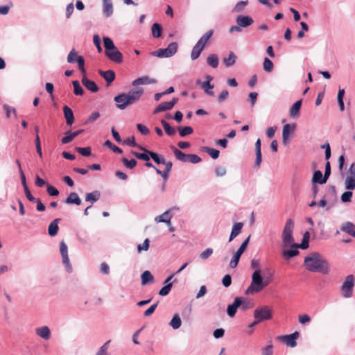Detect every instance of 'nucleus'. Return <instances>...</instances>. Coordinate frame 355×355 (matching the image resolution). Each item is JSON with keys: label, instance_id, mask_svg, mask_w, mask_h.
<instances>
[{"label": "nucleus", "instance_id": "23", "mask_svg": "<svg viewBox=\"0 0 355 355\" xmlns=\"http://www.w3.org/2000/svg\"><path fill=\"white\" fill-rule=\"evenodd\" d=\"M341 231L355 237V225L352 222H347L342 225Z\"/></svg>", "mask_w": 355, "mask_h": 355}, {"label": "nucleus", "instance_id": "39", "mask_svg": "<svg viewBox=\"0 0 355 355\" xmlns=\"http://www.w3.org/2000/svg\"><path fill=\"white\" fill-rule=\"evenodd\" d=\"M204 49L196 44L193 47L191 53V58L192 60L198 59Z\"/></svg>", "mask_w": 355, "mask_h": 355}, {"label": "nucleus", "instance_id": "60", "mask_svg": "<svg viewBox=\"0 0 355 355\" xmlns=\"http://www.w3.org/2000/svg\"><path fill=\"white\" fill-rule=\"evenodd\" d=\"M300 25L302 27V30H300L297 33V37L299 39L302 38L304 36V33L308 31V30H309V26L306 23L304 22V21H301Z\"/></svg>", "mask_w": 355, "mask_h": 355}, {"label": "nucleus", "instance_id": "3", "mask_svg": "<svg viewBox=\"0 0 355 355\" xmlns=\"http://www.w3.org/2000/svg\"><path fill=\"white\" fill-rule=\"evenodd\" d=\"M294 222L292 219H288L284 225L282 234V247L293 248L295 239L293 236Z\"/></svg>", "mask_w": 355, "mask_h": 355}, {"label": "nucleus", "instance_id": "18", "mask_svg": "<svg viewBox=\"0 0 355 355\" xmlns=\"http://www.w3.org/2000/svg\"><path fill=\"white\" fill-rule=\"evenodd\" d=\"M64 116L67 125H71L74 122V115L72 110L67 105L63 107Z\"/></svg>", "mask_w": 355, "mask_h": 355}, {"label": "nucleus", "instance_id": "13", "mask_svg": "<svg viewBox=\"0 0 355 355\" xmlns=\"http://www.w3.org/2000/svg\"><path fill=\"white\" fill-rule=\"evenodd\" d=\"M157 83V80L155 78H150L147 76H144L140 78H138L134 80L132 82V85L134 87H137L141 85H150L155 84Z\"/></svg>", "mask_w": 355, "mask_h": 355}, {"label": "nucleus", "instance_id": "12", "mask_svg": "<svg viewBox=\"0 0 355 355\" xmlns=\"http://www.w3.org/2000/svg\"><path fill=\"white\" fill-rule=\"evenodd\" d=\"M105 54L111 61L115 63H121L123 62V55L116 46L114 49H112Z\"/></svg>", "mask_w": 355, "mask_h": 355}, {"label": "nucleus", "instance_id": "36", "mask_svg": "<svg viewBox=\"0 0 355 355\" xmlns=\"http://www.w3.org/2000/svg\"><path fill=\"white\" fill-rule=\"evenodd\" d=\"M141 284L146 285L149 282H153L154 277L150 271L146 270L141 274Z\"/></svg>", "mask_w": 355, "mask_h": 355}, {"label": "nucleus", "instance_id": "10", "mask_svg": "<svg viewBox=\"0 0 355 355\" xmlns=\"http://www.w3.org/2000/svg\"><path fill=\"white\" fill-rule=\"evenodd\" d=\"M299 337V333L295 331L291 334L279 336V339L286 343V345L291 347H295L297 345L296 340Z\"/></svg>", "mask_w": 355, "mask_h": 355}, {"label": "nucleus", "instance_id": "61", "mask_svg": "<svg viewBox=\"0 0 355 355\" xmlns=\"http://www.w3.org/2000/svg\"><path fill=\"white\" fill-rule=\"evenodd\" d=\"M78 64V69L82 73H85L86 71L85 69V59L83 56H80L78 58V60L76 62Z\"/></svg>", "mask_w": 355, "mask_h": 355}, {"label": "nucleus", "instance_id": "25", "mask_svg": "<svg viewBox=\"0 0 355 355\" xmlns=\"http://www.w3.org/2000/svg\"><path fill=\"white\" fill-rule=\"evenodd\" d=\"M60 218L54 219L49 225L48 232L51 236H55L58 232V223L60 222Z\"/></svg>", "mask_w": 355, "mask_h": 355}, {"label": "nucleus", "instance_id": "14", "mask_svg": "<svg viewBox=\"0 0 355 355\" xmlns=\"http://www.w3.org/2000/svg\"><path fill=\"white\" fill-rule=\"evenodd\" d=\"M296 128L295 123L286 124L283 127L282 130V141L284 144H286L289 138V134L293 133Z\"/></svg>", "mask_w": 355, "mask_h": 355}, {"label": "nucleus", "instance_id": "51", "mask_svg": "<svg viewBox=\"0 0 355 355\" xmlns=\"http://www.w3.org/2000/svg\"><path fill=\"white\" fill-rule=\"evenodd\" d=\"M73 86V93L76 95H83L84 93V90L83 87L80 86L79 82L78 80H73L72 82Z\"/></svg>", "mask_w": 355, "mask_h": 355}, {"label": "nucleus", "instance_id": "11", "mask_svg": "<svg viewBox=\"0 0 355 355\" xmlns=\"http://www.w3.org/2000/svg\"><path fill=\"white\" fill-rule=\"evenodd\" d=\"M144 92V90L143 88L138 87L136 89H130L128 93H126L128 98L129 99L131 105L139 101V99L143 95Z\"/></svg>", "mask_w": 355, "mask_h": 355}, {"label": "nucleus", "instance_id": "15", "mask_svg": "<svg viewBox=\"0 0 355 355\" xmlns=\"http://www.w3.org/2000/svg\"><path fill=\"white\" fill-rule=\"evenodd\" d=\"M236 24L241 28H246L254 22L252 18L247 15H239L236 19Z\"/></svg>", "mask_w": 355, "mask_h": 355}, {"label": "nucleus", "instance_id": "52", "mask_svg": "<svg viewBox=\"0 0 355 355\" xmlns=\"http://www.w3.org/2000/svg\"><path fill=\"white\" fill-rule=\"evenodd\" d=\"M248 1H239L234 6L233 11L235 12H241L243 10L244 8L247 6Z\"/></svg>", "mask_w": 355, "mask_h": 355}, {"label": "nucleus", "instance_id": "35", "mask_svg": "<svg viewBox=\"0 0 355 355\" xmlns=\"http://www.w3.org/2000/svg\"><path fill=\"white\" fill-rule=\"evenodd\" d=\"M182 324V321L180 319V317L178 314H175L171 319V322H169L170 326L173 329H178L180 327Z\"/></svg>", "mask_w": 355, "mask_h": 355}, {"label": "nucleus", "instance_id": "33", "mask_svg": "<svg viewBox=\"0 0 355 355\" xmlns=\"http://www.w3.org/2000/svg\"><path fill=\"white\" fill-rule=\"evenodd\" d=\"M160 123L162 125L165 132L168 136H173L175 134V129L174 128H172L167 121H166L164 119H162L160 121Z\"/></svg>", "mask_w": 355, "mask_h": 355}, {"label": "nucleus", "instance_id": "40", "mask_svg": "<svg viewBox=\"0 0 355 355\" xmlns=\"http://www.w3.org/2000/svg\"><path fill=\"white\" fill-rule=\"evenodd\" d=\"M103 43H104V47H105V53L107 51L114 49L115 45L113 42V41L107 37H103Z\"/></svg>", "mask_w": 355, "mask_h": 355}, {"label": "nucleus", "instance_id": "55", "mask_svg": "<svg viewBox=\"0 0 355 355\" xmlns=\"http://www.w3.org/2000/svg\"><path fill=\"white\" fill-rule=\"evenodd\" d=\"M150 241L148 239H146L142 244L137 245V252L141 253V251H147L149 248Z\"/></svg>", "mask_w": 355, "mask_h": 355}, {"label": "nucleus", "instance_id": "17", "mask_svg": "<svg viewBox=\"0 0 355 355\" xmlns=\"http://www.w3.org/2000/svg\"><path fill=\"white\" fill-rule=\"evenodd\" d=\"M83 85L89 91L97 92L99 90L98 85L93 80H89L85 76L82 78Z\"/></svg>", "mask_w": 355, "mask_h": 355}, {"label": "nucleus", "instance_id": "20", "mask_svg": "<svg viewBox=\"0 0 355 355\" xmlns=\"http://www.w3.org/2000/svg\"><path fill=\"white\" fill-rule=\"evenodd\" d=\"M35 333L38 336L44 340H49L51 337V331L47 326L37 328Z\"/></svg>", "mask_w": 355, "mask_h": 355}, {"label": "nucleus", "instance_id": "26", "mask_svg": "<svg viewBox=\"0 0 355 355\" xmlns=\"http://www.w3.org/2000/svg\"><path fill=\"white\" fill-rule=\"evenodd\" d=\"M213 35V31L212 30H209L208 31H207L200 39L198 41V42L196 43V44H198V46H201L202 48H205V45L207 44V43L208 42V41L209 40V39Z\"/></svg>", "mask_w": 355, "mask_h": 355}, {"label": "nucleus", "instance_id": "24", "mask_svg": "<svg viewBox=\"0 0 355 355\" xmlns=\"http://www.w3.org/2000/svg\"><path fill=\"white\" fill-rule=\"evenodd\" d=\"M81 200L79 198L78 195L75 192H71L69 193L68 197L65 200V203L68 205L75 204L76 205H81Z\"/></svg>", "mask_w": 355, "mask_h": 355}, {"label": "nucleus", "instance_id": "37", "mask_svg": "<svg viewBox=\"0 0 355 355\" xmlns=\"http://www.w3.org/2000/svg\"><path fill=\"white\" fill-rule=\"evenodd\" d=\"M298 254H299V251H298L297 248H292L291 250H285L282 251V256L286 259H290L292 257L297 256Z\"/></svg>", "mask_w": 355, "mask_h": 355}, {"label": "nucleus", "instance_id": "49", "mask_svg": "<svg viewBox=\"0 0 355 355\" xmlns=\"http://www.w3.org/2000/svg\"><path fill=\"white\" fill-rule=\"evenodd\" d=\"M121 161L124 166L129 169L134 168L137 165V161L135 159H131L130 160H128V159L123 157L122 158Z\"/></svg>", "mask_w": 355, "mask_h": 355}, {"label": "nucleus", "instance_id": "53", "mask_svg": "<svg viewBox=\"0 0 355 355\" xmlns=\"http://www.w3.org/2000/svg\"><path fill=\"white\" fill-rule=\"evenodd\" d=\"M110 343V340H107L105 343H104L98 349L96 355H109L108 350V345Z\"/></svg>", "mask_w": 355, "mask_h": 355}, {"label": "nucleus", "instance_id": "38", "mask_svg": "<svg viewBox=\"0 0 355 355\" xmlns=\"http://www.w3.org/2000/svg\"><path fill=\"white\" fill-rule=\"evenodd\" d=\"M170 110H171V107L168 102H162L155 107V109L153 111V114H157L159 112Z\"/></svg>", "mask_w": 355, "mask_h": 355}, {"label": "nucleus", "instance_id": "42", "mask_svg": "<svg viewBox=\"0 0 355 355\" xmlns=\"http://www.w3.org/2000/svg\"><path fill=\"white\" fill-rule=\"evenodd\" d=\"M152 35L154 37L157 38L159 37L162 35V28L160 24L158 23H155L153 24L151 28Z\"/></svg>", "mask_w": 355, "mask_h": 355}, {"label": "nucleus", "instance_id": "57", "mask_svg": "<svg viewBox=\"0 0 355 355\" xmlns=\"http://www.w3.org/2000/svg\"><path fill=\"white\" fill-rule=\"evenodd\" d=\"M76 150L81 154L83 156H89L91 155V148L90 147H76Z\"/></svg>", "mask_w": 355, "mask_h": 355}, {"label": "nucleus", "instance_id": "58", "mask_svg": "<svg viewBox=\"0 0 355 355\" xmlns=\"http://www.w3.org/2000/svg\"><path fill=\"white\" fill-rule=\"evenodd\" d=\"M105 146H106L109 148L112 149L113 150V152H114V153L120 154V153H122V152H123L121 148L114 145L110 140H107L105 142Z\"/></svg>", "mask_w": 355, "mask_h": 355}, {"label": "nucleus", "instance_id": "27", "mask_svg": "<svg viewBox=\"0 0 355 355\" xmlns=\"http://www.w3.org/2000/svg\"><path fill=\"white\" fill-rule=\"evenodd\" d=\"M302 100L300 99L297 101L291 107L289 110V114L291 117H296L299 115V112L302 106Z\"/></svg>", "mask_w": 355, "mask_h": 355}, {"label": "nucleus", "instance_id": "48", "mask_svg": "<svg viewBox=\"0 0 355 355\" xmlns=\"http://www.w3.org/2000/svg\"><path fill=\"white\" fill-rule=\"evenodd\" d=\"M345 188L348 190H353L355 189V177L347 176L345 182Z\"/></svg>", "mask_w": 355, "mask_h": 355}, {"label": "nucleus", "instance_id": "59", "mask_svg": "<svg viewBox=\"0 0 355 355\" xmlns=\"http://www.w3.org/2000/svg\"><path fill=\"white\" fill-rule=\"evenodd\" d=\"M74 139L73 135L70 131H67L65 132V136L63 137L61 139V141L63 144H67L70 143Z\"/></svg>", "mask_w": 355, "mask_h": 355}, {"label": "nucleus", "instance_id": "34", "mask_svg": "<svg viewBox=\"0 0 355 355\" xmlns=\"http://www.w3.org/2000/svg\"><path fill=\"white\" fill-rule=\"evenodd\" d=\"M208 65L213 68H216L218 66V58L216 54H210L207 58Z\"/></svg>", "mask_w": 355, "mask_h": 355}, {"label": "nucleus", "instance_id": "56", "mask_svg": "<svg viewBox=\"0 0 355 355\" xmlns=\"http://www.w3.org/2000/svg\"><path fill=\"white\" fill-rule=\"evenodd\" d=\"M241 256V255L239 254V253L235 252L230 263V267L231 268H235L237 266Z\"/></svg>", "mask_w": 355, "mask_h": 355}, {"label": "nucleus", "instance_id": "1", "mask_svg": "<svg viewBox=\"0 0 355 355\" xmlns=\"http://www.w3.org/2000/svg\"><path fill=\"white\" fill-rule=\"evenodd\" d=\"M304 264L307 270L318 272L323 275L329 272L330 267L328 261L318 252H311L304 258Z\"/></svg>", "mask_w": 355, "mask_h": 355}, {"label": "nucleus", "instance_id": "46", "mask_svg": "<svg viewBox=\"0 0 355 355\" xmlns=\"http://www.w3.org/2000/svg\"><path fill=\"white\" fill-rule=\"evenodd\" d=\"M263 67L266 72L270 73L272 71L274 64L268 58H265L263 60Z\"/></svg>", "mask_w": 355, "mask_h": 355}, {"label": "nucleus", "instance_id": "16", "mask_svg": "<svg viewBox=\"0 0 355 355\" xmlns=\"http://www.w3.org/2000/svg\"><path fill=\"white\" fill-rule=\"evenodd\" d=\"M241 304L240 297H236L233 303L227 306V313L229 317L233 318L235 315L237 309L239 308Z\"/></svg>", "mask_w": 355, "mask_h": 355}, {"label": "nucleus", "instance_id": "41", "mask_svg": "<svg viewBox=\"0 0 355 355\" xmlns=\"http://www.w3.org/2000/svg\"><path fill=\"white\" fill-rule=\"evenodd\" d=\"M206 81L202 82L200 79L197 80L196 84L200 85L201 87H209V89H213L214 87V85L211 84V81L213 80V77L210 75L206 76Z\"/></svg>", "mask_w": 355, "mask_h": 355}, {"label": "nucleus", "instance_id": "43", "mask_svg": "<svg viewBox=\"0 0 355 355\" xmlns=\"http://www.w3.org/2000/svg\"><path fill=\"white\" fill-rule=\"evenodd\" d=\"M178 130L179 132V134L180 137H184L190 134H191L193 132V130L190 126H184V127H178Z\"/></svg>", "mask_w": 355, "mask_h": 355}, {"label": "nucleus", "instance_id": "64", "mask_svg": "<svg viewBox=\"0 0 355 355\" xmlns=\"http://www.w3.org/2000/svg\"><path fill=\"white\" fill-rule=\"evenodd\" d=\"M212 253H213V249L209 248L200 253V257L202 260H206L212 254Z\"/></svg>", "mask_w": 355, "mask_h": 355}, {"label": "nucleus", "instance_id": "45", "mask_svg": "<svg viewBox=\"0 0 355 355\" xmlns=\"http://www.w3.org/2000/svg\"><path fill=\"white\" fill-rule=\"evenodd\" d=\"M240 300L241 304L239 307H241V309L243 311L250 309L253 306V303L247 298L240 297Z\"/></svg>", "mask_w": 355, "mask_h": 355}, {"label": "nucleus", "instance_id": "32", "mask_svg": "<svg viewBox=\"0 0 355 355\" xmlns=\"http://www.w3.org/2000/svg\"><path fill=\"white\" fill-rule=\"evenodd\" d=\"M236 58V55L231 51L230 52L228 57L223 59V62L227 67H230L235 64Z\"/></svg>", "mask_w": 355, "mask_h": 355}, {"label": "nucleus", "instance_id": "28", "mask_svg": "<svg viewBox=\"0 0 355 355\" xmlns=\"http://www.w3.org/2000/svg\"><path fill=\"white\" fill-rule=\"evenodd\" d=\"M311 181L313 183H318L322 184H325L327 180H324V175H322L320 170H317L313 173Z\"/></svg>", "mask_w": 355, "mask_h": 355}, {"label": "nucleus", "instance_id": "63", "mask_svg": "<svg viewBox=\"0 0 355 355\" xmlns=\"http://www.w3.org/2000/svg\"><path fill=\"white\" fill-rule=\"evenodd\" d=\"M100 116V114L98 112H94L92 114L88 117V119L85 121V124H89L94 122L97 120Z\"/></svg>", "mask_w": 355, "mask_h": 355}, {"label": "nucleus", "instance_id": "4", "mask_svg": "<svg viewBox=\"0 0 355 355\" xmlns=\"http://www.w3.org/2000/svg\"><path fill=\"white\" fill-rule=\"evenodd\" d=\"M355 285V277L353 275H347L341 286L342 296L349 298L353 295V288Z\"/></svg>", "mask_w": 355, "mask_h": 355}, {"label": "nucleus", "instance_id": "19", "mask_svg": "<svg viewBox=\"0 0 355 355\" xmlns=\"http://www.w3.org/2000/svg\"><path fill=\"white\" fill-rule=\"evenodd\" d=\"M103 14L105 17H109L113 14V6L112 0H102Z\"/></svg>", "mask_w": 355, "mask_h": 355}, {"label": "nucleus", "instance_id": "5", "mask_svg": "<svg viewBox=\"0 0 355 355\" xmlns=\"http://www.w3.org/2000/svg\"><path fill=\"white\" fill-rule=\"evenodd\" d=\"M178 44L177 42H172L165 49H159L157 51L151 52L153 56L159 58H169L175 54L178 51Z\"/></svg>", "mask_w": 355, "mask_h": 355}, {"label": "nucleus", "instance_id": "8", "mask_svg": "<svg viewBox=\"0 0 355 355\" xmlns=\"http://www.w3.org/2000/svg\"><path fill=\"white\" fill-rule=\"evenodd\" d=\"M114 101L116 103V107L121 110H125L128 106L131 105L126 93H122L116 96L114 98Z\"/></svg>", "mask_w": 355, "mask_h": 355}, {"label": "nucleus", "instance_id": "47", "mask_svg": "<svg viewBox=\"0 0 355 355\" xmlns=\"http://www.w3.org/2000/svg\"><path fill=\"white\" fill-rule=\"evenodd\" d=\"M204 151L208 153L211 158L216 159L219 157L220 151L215 148L204 147Z\"/></svg>", "mask_w": 355, "mask_h": 355}, {"label": "nucleus", "instance_id": "7", "mask_svg": "<svg viewBox=\"0 0 355 355\" xmlns=\"http://www.w3.org/2000/svg\"><path fill=\"white\" fill-rule=\"evenodd\" d=\"M60 252L62 259V263L64 266L65 270L68 273L73 272V268L70 263L68 256V248L64 241H61L60 243Z\"/></svg>", "mask_w": 355, "mask_h": 355}, {"label": "nucleus", "instance_id": "50", "mask_svg": "<svg viewBox=\"0 0 355 355\" xmlns=\"http://www.w3.org/2000/svg\"><path fill=\"white\" fill-rule=\"evenodd\" d=\"M131 153L135 157H136L137 159L144 160V161H148L150 157V156L148 153V152H144L143 153H137L136 151H132Z\"/></svg>", "mask_w": 355, "mask_h": 355}, {"label": "nucleus", "instance_id": "6", "mask_svg": "<svg viewBox=\"0 0 355 355\" xmlns=\"http://www.w3.org/2000/svg\"><path fill=\"white\" fill-rule=\"evenodd\" d=\"M254 318L260 322L268 320L272 318V309L267 306L258 307L254 311Z\"/></svg>", "mask_w": 355, "mask_h": 355}, {"label": "nucleus", "instance_id": "9", "mask_svg": "<svg viewBox=\"0 0 355 355\" xmlns=\"http://www.w3.org/2000/svg\"><path fill=\"white\" fill-rule=\"evenodd\" d=\"M179 209V207H173L171 209L164 211L162 214L155 217V221L156 223H165L167 225H171V220L172 218L171 211L173 210Z\"/></svg>", "mask_w": 355, "mask_h": 355}, {"label": "nucleus", "instance_id": "21", "mask_svg": "<svg viewBox=\"0 0 355 355\" xmlns=\"http://www.w3.org/2000/svg\"><path fill=\"white\" fill-rule=\"evenodd\" d=\"M98 73L105 80L107 85L112 83L115 78V73L112 70H100Z\"/></svg>", "mask_w": 355, "mask_h": 355}, {"label": "nucleus", "instance_id": "22", "mask_svg": "<svg viewBox=\"0 0 355 355\" xmlns=\"http://www.w3.org/2000/svg\"><path fill=\"white\" fill-rule=\"evenodd\" d=\"M243 226V223L239 222L236 223L233 225L232 232L230 233L229 241H232L234 238H236L241 232V229Z\"/></svg>", "mask_w": 355, "mask_h": 355}, {"label": "nucleus", "instance_id": "30", "mask_svg": "<svg viewBox=\"0 0 355 355\" xmlns=\"http://www.w3.org/2000/svg\"><path fill=\"white\" fill-rule=\"evenodd\" d=\"M171 150H173L175 157L177 159L183 162H187V158L189 156V154H185L183 152H182L180 150L178 149L177 148L172 146Z\"/></svg>", "mask_w": 355, "mask_h": 355}, {"label": "nucleus", "instance_id": "31", "mask_svg": "<svg viewBox=\"0 0 355 355\" xmlns=\"http://www.w3.org/2000/svg\"><path fill=\"white\" fill-rule=\"evenodd\" d=\"M146 152H148V153L150 155V157L153 159V161L157 164H165V159L163 156L157 154V153L150 151V150H146Z\"/></svg>", "mask_w": 355, "mask_h": 355}, {"label": "nucleus", "instance_id": "54", "mask_svg": "<svg viewBox=\"0 0 355 355\" xmlns=\"http://www.w3.org/2000/svg\"><path fill=\"white\" fill-rule=\"evenodd\" d=\"M173 286V283H168V284H165L164 286H163L159 291V295L162 296H166L167 295L170 291L171 290V288Z\"/></svg>", "mask_w": 355, "mask_h": 355}, {"label": "nucleus", "instance_id": "62", "mask_svg": "<svg viewBox=\"0 0 355 355\" xmlns=\"http://www.w3.org/2000/svg\"><path fill=\"white\" fill-rule=\"evenodd\" d=\"M201 161V158L196 154H189L187 162L192 164H197Z\"/></svg>", "mask_w": 355, "mask_h": 355}, {"label": "nucleus", "instance_id": "44", "mask_svg": "<svg viewBox=\"0 0 355 355\" xmlns=\"http://www.w3.org/2000/svg\"><path fill=\"white\" fill-rule=\"evenodd\" d=\"M80 55H78V52L75 50V49H72L69 53L67 55V62L69 63H76L78 60V58Z\"/></svg>", "mask_w": 355, "mask_h": 355}, {"label": "nucleus", "instance_id": "2", "mask_svg": "<svg viewBox=\"0 0 355 355\" xmlns=\"http://www.w3.org/2000/svg\"><path fill=\"white\" fill-rule=\"evenodd\" d=\"M271 274L266 279L262 276L261 270L254 271L252 275V282L250 285L245 291L246 295H254L261 292L266 286H267L272 281Z\"/></svg>", "mask_w": 355, "mask_h": 355}, {"label": "nucleus", "instance_id": "29", "mask_svg": "<svg viewBox=\"0 0 355 355\" xmlns=\"http://www.w3.org/2000/svg\"><path fill=\"white\" fill-rule=\"evenodd\" d=\"M101 193L98 191L96 190L91 193H87L85 196V201L90 202L92 204L98 201L100 199Z\"/></svg>", "mask_w": 355, "mask_h": 355}]
</instances>
